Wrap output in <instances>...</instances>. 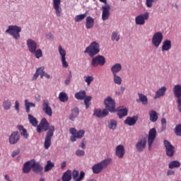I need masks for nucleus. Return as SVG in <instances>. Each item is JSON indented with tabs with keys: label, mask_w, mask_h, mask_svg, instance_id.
I'll return each instance as SVG.
<instances>
[{
	"label": "nucleus",
	"mask_w": 181,
	"mask_h": 181,
	"mask_svg": "<svg viewBox=\"0 0 181 181\" xmlns=\"http://www.w3.org/2000/svg\"><path fill=\"white\" fill-rule=\"evenodd\" d=\"M49 125V124L47 122V119L42 118L39 125L37 126V132H38V134H42V129L45 132L47 131L44 142L45 149H49V148H50L52 145V138L54 134V126Z\"/></svg>",
	"instance_id": "nucleus-1"
},
{
	"label": "nucleus",
	"mask_w": 181,
	"mask_h": 181,
	"mask_svg": "<svg viewBox=\"0 0 181 181\" xmlns=\"http://www.w3.org/2000/svg\"><path fill=\"white\" fill-rule=\"evenodd\" d=\"M111 162H112V158H105L100 162L94 164L92 167V171L95 175H98L101 173L104 169H107Z\"/></svg>",
	"instance_id": "nucleus-2"
},
{
	"label": "nucleus",
	"mask_w": 181,
	"mask_h": 181,
	"mask_svg": "<svg viewBox=\"0 0 181 181\" xmlns=\"http://www.w3.org/2000/svg\"><path fill=\"white\" fill-rule=\"evenodd\" d=\"M84 53H87L90 57H94V56L100 53V43L95 41L92 42L90 45L86 48Z\"/></svg>",
	"instance_id": "nucleus-3"
},
{
	"label": "nucleus",
	"mask_w": 181,
	"mask_h": 181,
	"mask_svg": "<svg viewBox=\"0 0 181 181\" xmlns=\"http://www.w3.org/2000/svg\"><path fill=\"white\" fill-rule=\"evenodd\" d=\"M22 32V28L18 25H9L8 29L6 30V33H8L13 36L16 40H19L21 37V33Z\"/></svg>",
	"instance_id": "nucleus-4"
},
{
	"label": "nucleus",
	"mask_w": 181,
	"mask_h": 181,
	"mask_svg": "<svg viewBox=\"0 0 181 181\" xmlns=\"http://www.w3.org/2000/svg\"><path fill=\"white\" fill-rule=\"evenodd\" d=\"M104 104H105V110H107L108 112H112L114 114V112H117L116 110V103H115V100L112 99L111 96H107L105 100H104Z\"/></svg>",
	"instance_id": "nucleus-5"
},
{
	"label": "nucleus",
	"mask_w": 181,
	"mask_h": 181,
	"mask_svg": "<svg viewBox=\"0 0 181 181\" xmlns=\"http://www.w3.org/2000/svg\"><path fill=\"white\" fill-rule=\"evenodd\" d=\"M100 2L104 4L102 6V20L103 21H108L110 18V11H111V6L107 3V0H99Z\"/></svg>",
	"instance_id": "nucleus-6"
},
{
	"label": "nucleus",
	"mask_w": 181,
	"mask_h": 181,
	"mask_svg": "<svg viewBox=\"0 0 181 181\" xmlns=\"http://www.w3.org/2000/svg\"><path fill=\"white\" fill-rule=\"evenodd\" d=\"M92 57L90 63V66H92V67H98V66H104V64H105V58L103 56L98 55Z\"/></svg>",
	"instance_id": "nucleus-7"
},
{
	"label": "nucleus",
	"mask_w": 181,
	"mask_h": 181,
	"mask_svg": "<svg viewBox=\"0 0 181 181\" xmlns=\"http://www.w3.org/2000/svg\"><path fill=\"white\" fill-rule=\"evenodd\" d=\"M148 19H149V13L148 12H145L144 13H141L135 17V23L139 26H143V25H145L146 21H148Z\"/></svg>",
	"instance_id": "nucleus-8"
},
{
	"label": "nucleus",
	"mask_w": 181,
	"mask_h": 181,
	"mask_svg": "<svg viewBox=\"0 0 181 181\" xmlns=\"http://www.w3.org/2000/svg\"><path fill=\"white\" fill-rule=\"evenodd\" d=\"M162 40H163V34H162L160 32H156L153 35L152 45H154V47L158 48L159 46H160Z\"/></svg>",
	"instance_id": "nucleus-9"
},
{
	"label": "nucleus",
	"mask_w": 181,
	"mask_h": 181,
	"mask_svg": "<svg viewBox=\"0 0 181 181\" xmlns=\"http://www.w3.org/2000/svg\"><path fill=\"white\" fill-rule=\"evenodd\" d=\"M164 146L165 148V154L169 158H172L175 155V146L168 140H164Z\"/></svg>",
	"instance_id": "nucleus-10"
},
{
	"label": "nucleus",
	"mask_w": 181,
	"mask_h": 181,
	"mask_svg": "<svg viewBox=\"0 0 181 181\" xmlns=\"http://www.w3.org/2000/svg\"><path fill=\"white\" fill-rule=\"evenodd\" d=\"M58 52H59V56H61V62L62 63V67L66 69V67H69V63H67V61H66V51L64 49H63V47H62V45H59Z\"/></svg>",
	"instance_id": "nucleus-11"
},
{
	"label": "nucleus",
	"mask_w": 181,
	"mask_h": 181,
	"mask_svg": "<svg viewBox=\"0 0 181 181\" xmlns=\"http://www.w3.org/2000/svg\"><path fill=\"white\" fill-rule=\"evenodd\" d=\"M42 111L48 117H52L53 115V110H52V107H50L49 100H45L42 101Z\"/></svg>",
	"instance_id": "nucleus-12"
},
{
	"label": "nucleus",
	"mask_w": 181,
	"mask_h": 181,
	"mask_svg": "<svg viewBox=\"0 0 181 181\" xmlns=\"http://www.w3.org/2000/svg\"><path fill=\"white\" fill-rule=\"evenodd\" d=\"M19 139H21V134H19L18 131H15L11 134L8 142L10 145H16V143L19 142Z\"/></svg>",
	"instance_id": "nucleus-13"
},
{
	"label": "nucleus",
	"mask_w": 181,
	"mask_h": 181,
	"mask_svg": "<svg viewBox=\"0 0 181 181\" xmlns=\"http://www.w3.org/2000/svg\"><path fill=\"white\" fill-rule=\"evenodd\" d=\"M155 138H156V129L153 128L151 129L148 132V145L149 151H151L152 148V144H153V141H155Z\"/></svg>",
	"instance_id": "nucleus-14"
},
{
	"label": "nucleus",
	"mask_w": 181,
	"mask_h": 181,
	"mask_svg": "<svg viewBox=\"0 0 181 181\" xmlns=\"http://www.w3.org/2000/svg\"><path fill=\"white\" fill-rule=\"evenodd\" d=\"M146 143L147 141L146 138L139 139L136 144V150L137 151V152H144V151L146 148Z\"/></svg>",
	"instance_id": "nucleus-15"
},
{
	"label": "nucleus",
	"mask_w": 181,
	"mask_h": 181,
	"mask_svg": "<svg viewBox=\"0 0 181 181\" xmlns=\"http://www.w3.org/2000/svg\"><path fill=\"white\" fill-rule=\"evenodd\" d=\"M108 114L109 112L107 109L101 110V109L95 108L93 110V116L97 118H105Z\"/></svg>",
	"instance_id": "nucleus-16"
},
{
	"label": "nucleus",
	"mask_w": 181,
	"mask_h": 181,
	"mask_svg": "<svg viewBox=\"0 0 181 181\" xmlns=\"http://www.w3.org/2000/svg\"><path fill=\"white\" fill-rule=\"evenodd\" d=\"M52 4L57 18H60L62 16V7L60 6L62 0H53Z\"/></svg>",
	"instance_id": "nucleus-17"
},
{
	"label": "nucleus",
	"mask_w": 181,
	"mask_h": 181,
	"mask_svg": "<svg viewBox=\"0 0 181 181\" xmlns=\"http://www.w3.org/2000/svg\"><path fill=\"white\" fill-rule=\"evenodd\" d=\"M115 155L119 159L124 158L125 155V147L122 144H119L115 148Z\"/></svg>",
	"instance_id": "nucleus-18"
},
{
	"label": "nucleus",
	"mask_w": 181,
	"mask_h": 181,
	"mask_svg": "<svg viewBox=\"0 0 181 181\" xmlns=\"http://www.w3.org/2000/svg\"><path fill=\"white\" fill-rule=\"evenodd\" d=\"M27 47L30 53L34 52L37 49V43L33 39H28L26 41Z\"/></svg>",
	"instance_id": "nucleus-19"
},
{
	"label": "nucleus",
	"mask_w": 181,
	"mask_h": 181,
	"mask_svg": "<svg viewBox=\"0 0 181 181\" xmlns=\"http://www.w3.org/2000/svg\"><path fill=\"white\" fill-rule=\"evenodd\" d=\"M168 88L165 86H162L160 88L158 89L153 97L154 100H158V98H162V97H165Z\"/></svg>",
	"instance_id": "nucleus-20"
},
{
	"label": "nucleus",
	"mask_w": 181,
	"mask_h": 181,
	"mask_svg": "<svg viewBox=\"0 0 181 181\" xmlns=\"http://www.w3.org/2000/svg\"><path fill=\"white\" fill-rule=\"evenodd\" d=\"M84 176H86V173L84 171H81L80 175L78 176V171L74 170L72 172V178L74 181H81L82 179H84Z\"/></svg>",
	"instance_id": "nucleus-21"
},
{
	"label": "nucleus",
	"mask_w": 181,
	"mask_h": 181,
	"mask_svg": "<svg viewBox=\"0 0 181 181\" xmlns=\"http://www.w3.org/2000/svg\"><path fill=\"white\" fill-rule=\"evenodd\" d=\"M116 112H117V115L120 119L128 115V109L127 107H119L117 108Z\"/></svg>",
	"instance_id": "nucleus-22"
},
{
	"label": "nucleus",
	"mask_w": 181,
	"mask_h": 181,
	"mask_svg": "<svg viewBox=\"0 0 181 181\" xmlns=\"http://www.w3.org/2000/svg\"><path fill=\"white\" fill-rule=\"evenodd\" d=\"M136 121H138V117L134 116L132 117H128L124 120V124L126 125H129V127H134L136 124Z\"/></svg>",
	"instance_id": "nucleus-23"
},
{
	"label": "nucleus",
	"mask_w": 181,
	"mask_h": 181,
	"mask_svg": "<svg viewBox=\"0 0 181 181\" xmlns=\"http://www.w3.org/2000/svg\"><path fill=\"white\" fill-rule=\"evenodd\" d=\"M33 160L27 161L23 164V173H29L33 168Z\"/></svg>",
	"instance_id": "nucleus-24"
},
{
	"label": "nucleus",
	"mask_w": 181,
	"mask_h": 181,
	"mask_svg": "<svg viewBox=\"0 0 181 181\" xmlns=\"http://www.w3.org/2000/svg\"><path fill=\"white\" fill-rule=\"evenodd\" d=\"M33 170L35 173L42 174V172H43V167H42L39 163H36L33 160Z\"/></svg>",
	"instance_id": "nucleus-25"
},
{
	"label": "nucleus",
	"mask_w": 181,
	"mask_h": 181,
	"mask_svg": "<svg viewBox=\"0 0 181 181\" xmlns=\"http://www.w3.org/2000/svg\"><path fill=\"white\" fill-rule=\"evenodd\" d=\"M80 114V110H78V107H74L71 110V115L69 117V119L70 121H74L77 117H78V115Z\"/></svg>",
	"instance_id": "nucleus-26"
},
{
	"label": "nucleus",
	"mask_w": 181,
	"mask_h": 181,
	"mask_svg": "<svg viewBox=\"0 0 181 181\" xmlns=\"http://www.w3.org/2000/svg\"><path fill=\"white\" fill-rule=\"evenodd\" d=\"M111 72L113 75L117 74V73H119L121 70H122V65L119 63L115 64L114 65L112 66L110 68Z\"/></svg>",
	"instance_id": "nucleus-27"
},
{
	"label": "nucleus",
	"mask_w": 181,
	"mask_h": 181,
	"mask_svg": "<svg viewBox=\"0 0 181 181\" xmlns=\"http://www.w3.org/2000/svg\"><path fill=\"white\" fill-rule=\"evenodd\" d=\"M172 48V42L169 40H165L163 42V45L161 47L162 52H168V50H170Z\"/></svg>",
	"instance_id": "nucleus-28"
},
{
	"label": "nucleus",
	"mask_w": 181,
	"mask_h": 181,
	"mask_svg": "<svg viewBox=\"0 0 181 181\" xmlns=\"http://www.w3.org/2000/svg\"><path fill=\"white\" fill-rule=\"evenodd\" d=\"M17 128L21 136H23L25 139H28L29 138V134H28V130H26L25 127H23L22 125H18Z\"/></svg>",
	"instance_id": "nucleus-29"
},
{
	"label": "nucleus",
	"mask_w": 181,
	"mask_h": 181,
	"mask_svg": "<svg viewBox=\"0 0 181 181\" xmlns=\"http://www.w3.org/2000/svg\"><path fill=\"white\" fill-rule=\"evenodd\" d=\"M24 103H25V112L28 114H29V112H30V108H32V107L35 108V107H36V104H35L34 103L29 102V100H28V99H25L24 100Z\"/></svg>",
	"instance_id": "nucleus-30"
},
{
	"label": "nucleus",
	"mask_w": 181,
	"mask_h": 181,
	"mask_svg": "<svg viewBox=\"0 0 181 181\" xmlns=\"http://www.w3.org/2000/svg\"><path fill=\"white\" fill-rule=\"evenodd\" d=\"M117 120L112 119L107 122V128L112 129V131H115L117 129Z\"/></svg>",
	"instance_id": "nucleus-31"
},
{
	"label": "nucleus",
	"mask_w": 181,
	"mask_h": 181,
	"mask_svg": "<svg viewBox=\"0 0 181 181\" xmlns=\"http://www.w3.org/2000/svg\"><path fill=\"white\" fill-rule=\"evenodd\" d=\"M94 26V18L91 16H88L86 18V29H91Z\"/></svg>",
	"instance_id": "nucleus-32"
},
{
	"label": "nucleus",
	"mask_w": 181,
	"mask_h": 181,
	"mask_svg": "<svg viewBox=\"0 0 181 181\" xmlns=\"http://www.w3.org/2000/svg\"><path fill=\"white\" fill-rule=\"evenodd\" d=\"M62 181H70L71 180V170H66L62 177Z\"/></svg>",
	"instance_id": "nucleus-33"
},
{
	"label": "nucleus",
	"mask_w": 181,
	"mask_h": 181,
	"mask_svg": "<svg viewBox=\"0 0 181 181\" xmlns=\"http://www.w3.org/2000/svg\"><path fill=\"white\" fill-rule=\"evenodd\" d=\"M173 91L174 97L181 95V85L180 84L175 85L173 87Z\"/></svg>",
	"instance_id": "nucleus-34"
},
{
	"label": "nucleus",
	"mask_w": 181,
	"mask_h": 181,
	"mask_svg": "<svg viewBox=\"0 0 181 181\" xmlns=\"http://www.w3.org/2000/svg\"><path fill=\"white\" fill-rule=\"evenodd\" d=\"M150 121L151 122H156L158 121V112L155 110L149 112Z\"/></svg>",
	"instance_id": "nucleus-35"
},
{
	"label": "nucleus",
	"mask_w": 181,
	"mask_h": 181,
	"mask_svg": "<svg viewBox=\"0 0 181 181\" xmlns=\"http://www.w3.org/2000/svg\"><path fill=\"white\" fill-rule=\"evenodd\" d=\"M86 90H81L79 92H77L75 93V98H76V100H83L86 98Z\"/></svg>",
	"instance_id": "nucleus-36"
},
{
	"label": "nucleus",
	"mask_w": 181,
	"mask_h": 181,
	"mask_svg": "<svg viewBox=\"0 0 181 181\" xmlns=\"http://www.w3.org/2000/svg\"><path fill=\"white\" fill-rule=\"evenodd\" d=\"M139 100L143 105H148V97L142 93H138Z\"/></svg>",
	"instance_id": "nucleus-37"
},
{
	"label": "nucleus",
	"mask_w": 181,
	"mask_h": 181,
	"mask_svg": "<svg viewBox=\"0 0 181 181\" xmlns=\"http://www.w3.org/2000/svg\"><path fill=\"white\" fill-rule=\"evenodd\" d=\"M181 163L179 160H173L169 163L168 168L169 169H175L177 168H180Z\"/></svg>",
	"instance_id": "nucleus-38"
},
{
	"label": "nucleus",
	"mask_w": 181,
	"mask_h": 181,
	"mask_svg": "<svg viewBox=\"0 0 181 181\" xmlns=\"http://www.w3.org/2000/svg\"><path fill=\"white\" fill-rule=\"evenodd\" d=\"M2 105H3L4 110H5L6 111H8V110H9L10 108L12 107V102H11V100H9L8 99L4 100L3 101Z\"/></svg>",
	"instance_id": "nucleus-39"
},
{
	"label": "nucleus",
	"mask_w": 181,
	"mask_h": 181,
	"mask_svg": "<svg viewBox=\"0 0 181 181\" xmlns=\"http://www.w3.org/2000/svg\"><path fill=\"white\" fill-rule=\"evenodd\" d=\"M59 99L62 103H67V101H69V96L67 95V93L61 92L59 95Z\"/></svg>",
	"instance_id": "nucleus-40"
},
{
	"label": "nucleus",
	"mask_w": 181,
	"mask_h": 181,
	"mask_svg": "<svg viewBox=\"0 0 181 181\" xmlns=\"http://www.w3.org/2000/svg\"><path fill=\"white\" fill-rule=\"evenodd\" d=\"M28 121H30V124H31L33 127H37V124L39 123L37 119H36L32 115H28Z\"/></svg>",
	"instance_id": "nucleus-41"
},
{
	"label": "nucleus",
	"mask_w": 181,
	"mask_h": 181,
	"mask_svg": "<svg viewBox=\"0 0 181 181\" xmlns=\"http://www.w3.org/2000/svg\"><path fill=\"white\" fill-rule=\"evenodd\" d=\"M120 35L118 33V32L115 31L112 33V35H111V40L112 42H119V39H120Z\"/></svg>",
	"instance_id": "nucleus-42"
},
{
	"label": "nucleus",
	"mask_w": 181,
	"mask_h": 181,
	"mask_svg": "<svg viewBox=\"0 0 181 181\" xmlns=\"http://www.w3.org/2000/svg\"><path fill=\"white\" fill-rule=\"evenodd\" d=\"M113 81L115 84H117V86L122 84V78L117 74L113 75Z\"/></svg>",
	"instance_id": "nucleus-43"
},
{
	"label": "nucleus",
	"mask_w": 181,
	"mask_h": 181,
	"mask_svg": "<svg viewBox=\"0 0 181 181\" xmlns=\"http://www.w3.org/2000/svg\"><path fill=\"white\" fill-rule=\"evenodd\" d=\"M30 53H32V54H34L36 59H40V57H43V52H42V49H34V52Z\"/></svg>",
	"instance_id": "nucleus-44"
},
{
	"label": "nucleus",
	"mask_w": 181,
	"mask_h": 181,
	"mask_svg": "<svg viewBox=\"0 0 181 181\" xmlns=\"http://www.w3.org/2000/svg\"><path fill=\"white\" fill-rule=\"evenodd\" d=\"M53 168H54V163H52L51 160H48L45 167V172H49V170H52Z\"/></svg>",
	"instance_id": "nucleus-45"
},
{
	"label": "nucleus",
	"mask_w": 181,
	"mask_h": 181,
	"mask_svg": "<svg viewBox=\"0 0 181 181\" xmlns=\"http://www.w3.org/2000/svg\"><path fill=\"white\" fill-rule=\"evenodd\" d=\"M85 83H87V86H90L93 81H94V76H84Z\"/></svg>",
	"instance_id": "nucleus-46"
},
{
	"label": "nucleus",
	"mask_w": 181,
	"mask_h": 181,
	"mask_svg": "<svg viewBox=\"0 0 181 181\" xmlns=\"http://www.w3.org/2000/svg\"><path fill=\"white\" fill-rule=\"evenodd\" d=\"M91 96H86V97H85V98H84V104H85V105H86V110H88V108H90V101H91Z\"/></svg>",
	"instance_id": "nucleus-47"
},
{
	"label": "nucleus",
	"mask_w": 181,
	"mask_h": 181,
	"mask_svg": "<svg viewBox=\"0 0 181 181\" xmlns=\"http://www.w3.org/2000/svg\"><path fill=\"white\" fill-rule=\"evenodd\" d=\"M174 132L177 136H181V124H177L175 126Z\"/></svg>",
	"instance_id": "nucleus-48"
},
{
	"label": "nucleus",
	"mask_w": 181,
	"mask_h": 181,
	"mask_svg": "<svg viewBox=\"0 0 181 181\" xmlns=\"http://www.w3.org/2000/svg\"><path fill=\"white\" fill-rule=\"evenodd\" d=\"M159 0H146V6L147 8H152L154 4H156Z\"/></svg>",
	"instance_id": "nucleus-49"
},
{
	"label": "nucleus",
	"mask_w": 181,
	"mask_h": 181,
	"mask_svg": "<svg viewBox=\"0 0 181 181\" xmlns=\"http://www.w3.org/2000/svg\"><path fill=\"white\" fill-rule=\"evenodd\" d=\"M86 16H87L86 13L76 16L75 22H81V21H83L86 18Z\"/></svg>",
	"instance_id": "nucleus-50"
},
{
	"label": "nucleus",
	"mask_w": 181,
	"mask_h": 181,
	"mask_svg": "<svg viewBox=\"0 0 181 181\" xmlns=\"http://www.w3.org/2000/svg\"><path fill=\"white\" fill-rule=\"evenodd\" d=\"M85 134H86V132L83 129H81V130L76 132V134H75V135L78 139H81V138H83V136H84Z\"/></svg>",
	"instance_id": "nucleus-51"
},
{
	"label": "nucleus",
	"mask_w": 181,
	"mask_h": 181,
	"mask_svg": "<svg viewBox=\"0 0 181 181\" xmlns=\"http://www.w3.org/2000/svg\"><path fill=\"white\" fill-rule=\"evenodd\" d=\"M76 156H84L86 155V151L84 150H76Z\"/></svg>",
	"instance_id": "nucleus-52"
},
{
	"label": "nucleus",
	"mask_w": 181,
	"mask_h": 181,
	"mask_svg": "<svg viewBox=\"0 0 181 181\" xmlns=\"http://www.w3.org/2000/svg\"><path fill=\"white\" fill-rule=\"evenodd\" d=\"M45 68L44 67H40L38 69H37L36 70V74H38V76H40V74H42V73L45 72Z\"/></svg>",
	"instance_id": "nucleus-53"
},
{
	"label": "nucleus",
	"mask_w": 181,
	"mask_h": 181,
	"mask_svg": "<svg viewBox=\"0 0 181 181\" xmlns=\"http://www.w3.org/2000/svg\"><path fill=\"white\" fill-rule=\"evenodd\" d=\"M161 124L163 125V129H166V119L162 118L161 119Z\"/></svg>",
	"instance_id": "nucleus-54"
},
{
	"label": "nucleus",
	"mask_w": 181,
	"mask_h": 181,
	"mask_svg": "<svg viewBox=\"0 0 181 181\" xmlns=\"http://www.w3.org/2000/svg\"><path fill=\"white\" fill-rule=\"evenodd\" d=\"M69 132L70 134H71V135H76V134L77 133V130L76 129V128H71L69 129Z\"/></svg>",
	"instance_id": "nucleus-55"
},
{
	"label": "nucleus",
	"mask_w": 181,
	"mask_h": 181,
	"mask_svg": "<svg viewBox=\"0 0 181 181\" xmlns=\"http://www.w3.org/2000/svg\"><path fill=\"white\" fill-rule=\"evenodd\" d=\"M14 108L17 110V112H19V101L16 100L15 102Z\"/></svg>",
	"instance_id": "nucleus-56"
},
{
	"label": "nucleus",
	"mask_w": 181,
	"mask_h": 181,
	"mask_svg": "<svg viewBox=\"0 0 181 181\" xmlns=\"http://www.w3.org/2000/svg\"><path fill=\"white\" fill-rule=\"evenodd\" d=\"M173 175H175V170H168L167 172V176H172Z\"/></svg>",
	"instance_id": "nucleus-57"
},
{
	"label": "nucleus",
	"mask_w": 181,
	"mask_h": 181,
	"mask_svg": "<svg viewBox=\"0 0 181 181\" xmlns=\"http://www.w3.org/2000/svg\"><path fill=\"white\" fill-rule=\"evenodd\" d=\"M77 136L74 134L72 136H71L70 140L71 141V142H76V141H77Z\"/></svg>",
	"instance_id": "nucleus-58"
},
{
	"label": "nucleus",
	"mask_w": 181,
	"mask_h": 181,
	"mask_svg": "<svg viewBox=\"0 0 181 181\" xmlns=\"http://www.w3.org/2000/svg\"><path fill=\"white\" fill-rule=\"evenodd\" d=\"M175 98H177V104H178V105H181V95L180 96H175Z\"/></svg>",
	"instance_id": "nucleus-59"
},
{
	"label": "nucleus",
	"mask_w": 181,
	"mask_h": 181,
	"mask_svg": "<svg viewBox=\"0 0 181 181\" xmlns=\"http://www.w3.org/2000/svg\"><path fill=\"white\" fill-rule=\"evenodd\" d=\"M46 37L47 39H53V35L52 34V33H48L46 34Z\"/></svg>",
	"instance_id": "nucleus-60"
},
{
	"label": "nucleus",
	"mask_w": 181,
	"mask_h": 181,
	"mask_svg": "<svg viewBox=\"0 0 181 181\" xmlns=\"http://www.w3.org/2000/svg\"><path fill=\"white\" fill-rule=\"evenodd\" d=\"M124 92H125V87L121 86L119 91V94H124Z\"/></svg>",
	"instance_id": "nucleus-61"
},
{
	"label": "nucleus",
	"mask_w": 181,
	"mask_h": 181,
	"mask_svg": "<svg viewBox=\"0 0 181 181\" xmlns=\"http://www.w3.org/2000/svg\"><path fill=\"white\" fill-rule=\"evenodd\" d=\"M80 148L82 149H86V144H84V141H82L81 144L79 145Z\"/></svg>",
	"instance_id": "nucleus-62"
},
{
	"label": "nucleus",
	"mask_w": 181,
	"mask_h": 181,
	"mask_svg": "<svg viewBox=\"0 0 181 181\" xmlns=\"http://www.w3.org/2000/svg\"><path fill=\"white\" fill-rule=\"evenodd\" d=\"M66 161L62 162L61 164V168L64 169L66 168Z\"/></svg>",
	"instance_id": "nucleus-63"
},
{
	"label": "nucleus",
	"mask_w": 181,
	"mask_h": 181,
	"mask_svg": "<svg viewBox=\"0 0 181 181\" xmlns=\"http://www.w3.org/2000/svg\"><path fill=\"white\" fill-rule=\"evenodd\" d=\"M19 153V151H13L11 156L12 158H15V156H16V155H18Z\"/></svg>",
	"instance_id": "nucleus-64"
}]
</instances>
